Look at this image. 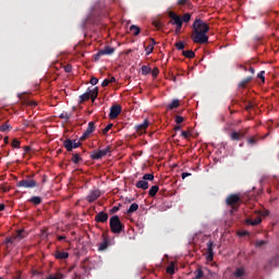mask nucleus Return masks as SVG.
Segmentation results:
<instances>
[{
  "instance_id": "12",
  "label": "nucleus",
  "mask_w": 279,
  "mask_h": 279,
  "mask_svg": "<svg viewBox=\"0 0 279 279\" xmlns=\"http://www.w3.org/2000/svg\"><path fill=\"white\" fill-rule=\"evenodd\" d=\"M99 197H101V192L95 189L88 193V195L86 196V201L88 202V204H93V202H97Z\"/></svg>"
},
{
  "instance_id": "5",
  "label": "nucleus",
  "mask_w": 279,
  "mask_h": 279,
  "mask_svg": "<svg viewBox=\"0 0 279 279\" xmlns=\"http://www.w3.org/2000/svg\"><path fill=\"white\" fill-rule=\"evenodd\" d=\"M35 174L27 175L25 179L19 181L16 183L17 189H36L38 186V182L34 180Z\"/></svg>"
},
{
  "instance_id": "25",
  "label": "nucleus",
  "mask_w": 279,
  "mask_h": 279,
  "mask_svg": "<svg viewBox=\"0 0 279 279\" xmlns=\"http://www.w3.org/2000/svg\"><path fill=\"white\" fill-rule=\"evenodd\" d=\"M253 77L252 76H247L245 77L244 80H242L240 83H239V88H245L250 82H252Z\"/></svg>"
},
{
  "instance_id": "36",
  "label": "nucleus",
  "mask_w": 279,
  "mask_h": 279,
  "mask_svg": "<svg viewBox=\"0 0 279 279\" xmlns=\"http://www.w3.org/2000/svg\"><path fill=\"white\" fill-rule=\"evenodd\" d=\"M191 13L183 14V16L181 17L182 25H184V23H189L191 21Z\"/></svg>"
},
{
  "instance_id": "44",
  "label": "nucleus",
  "mask_w": 279,
  "mask_h": 279,
  "mask_svg": "<svg viewBox=\"0 0 279 279\" xmlns=\"http://www.w3.org/2000/svg\"><path fill=\"white\" fill-rule=\"evenodd\" d=\"M174 121L177 125H180V123H184V117L182 116H175Z\"/></svg>"
},
{
  "instance_id": "51",
  "label": "nucleus",
  "mask_w": 279,
  "mask_h": 279,
  "mask_svg": "<svg viewBox=\"0 0 279 279\" xmlns=\"http://www.w3.org/2000/svg\"><path fill=\"white\" fill-rule=\"evenodd\" d=\"M181 136H182L183 138H189V136H191V133H189V132H186V131H182Z\"/></svg>"
},
{
  "instance_id": "37",
  "label": "nucleus",
  "mask_w": 279,
  "mask_h": 279,
  "mask_svg": "<svg viewBox=\"0 0 279 279\" xmlns=\"http://www.w3.org/2000/svg\"><path fill=\"white\" fill-rule=\"evenodd\" d=\"M10 130H12V125L8 123L0 125V132H10Z\"/></svg>"
},
{
  "instance_id": "19",
  "label": "nucleus",
  "mask_w": 279,
  "mask_h": 279,
  "mask_svg": "<svg viewBox=\"0 0 279 279\" xmlns=\"http://www.w3.org/2000/svg\"><path fill=\"white\" fill-rule=\"evenodd\" d=\"M193 25H198L197 32H204V29L206 27H210V26H208V24H206V22H204V21H202L199 19L195 20Z\"/></svg>"
},
{
  "instance_id": "24",
  "label": "nucleus",
  "mask_w": 279,
  "mask_h": 279,
  "mask_svg": "<svg viewBox=\"0 0 279 279\" xmlns=\"http://www.w3.org/2000/svg\"><path fill=\"white\" fill-rule=\"evenodd\" d=\"M31 204H34V206H40L43 204V198L40 196H33L28 199Z\"/></svg>"
},
{
  "instance_id": "15",
  "label": "nucleus",
  "mask_w": 279,
  "mask_h": 279,
  "mask_svg": "<svg viewBox=\"0 0 279 279\" xmlns=\"http://www.w3.org/2000/svg\"><path fill=\"white\" fill-rule=\"evenodd\" d=\"M53 256L57 260H66V258H69V252L62 251V250H57L54 252Z\"/></svg>"
},
{
  "instance_id": "29",
  "label": "nucleus",
  "mask_w": 279,
  "mask_h": 279,
  "mask_svg": "<svg viewBox=\"0 0 279 279\" xmlns=\"http://www.w3.org/2000/svg\"><path fill=\"white\" fill-rule=\"evenodd\" d=\"M182 56H184V58H189V60H191V59L195 58V52L193 50H183Z\"/></svg>"
},
{
  "instance_id": "17",
  "label": "nucleus",
  "mask_w": 279,
  "mask_h": 279,
  "mask_svg": "<svg viewBox=\"0 0 279 279\" xmlns=\"http://www.w3.org/2000/svg\"><path fill=\"white\" fill-rule=\"evenodd\" d=\"M108 214H106L105 211H99L96 216H95V221L96 223H106L108 221Z\"/></svg>"
},
{
  "instance_id": "59",
  "label": "nucleus",
  "mask_w": 279,
  "mask_h": 279,
  "mask_svg": "<svg viewBox=\"0 0 279 279\" xmlns=\"http://www.w3.org/2000/svg\"><path fill=\"white\" fill-rule=\"evenodd\" d=\"M180 130H182V126L180 124L174 126V132H180Z\"/></svg>"
},
{
  "instance_id": "39",
  "label": "nucleus",
  "mask_w": 279,
  "mask_h": 279,
  "mask_svg": "<svg viewBox=\"0 0 279 279\" xmlns=\"http://www.w3.org/2000/svg\"><path fill=\"white\" fill-rule=\"evenodd\" d=\"M167 274H170V276H173V274H175V266L173 264H170L167 269H166Z\"/></svg>"
},
{
  "instance_id": "46",
  "label": "nucleus",
  "mask_w": 279,
  "mask_h": 279,
  "mask_svg": "<svg viewBox=\"0 0 279 279\" xmlns=\"http://www.w3.org/2000/svg\"><path fill=\"white\" fill-rule=\"evenodd\" d=\"M110 130H112V123L108 124V125L102 130V134H104V135L108 134V132H110Z\"/></svg>"
},
{
  "instance_id": "60",
  "label": "nucleus",
  "mask_w": 279,
  "mask_h": 279,
  "mask_svg": "<svg viewBox=\"0 0 279 279\" xmlns=\"http://www.w3.org/2000/svg\"><path fill=\"white\" fill-rule=\"evenodd\" d=\"M14 239H16V238H8L7 243H11V244L14 243Z\"/></svg>"
},
{
  "instance_id": "28",
  "label": "nucleus",
  "mask_w": 279,
  "mask_h": 279,
  "mask_svg": "<svg viewBox=\"0 0 279 279\" xmlns=\"http://www.w3.org/2000/svg\"><path fill=\"white\" fill-rule=\"evenodd\" d=\"M260 221H263V219L260 217H256L254 220L252 219H246V223L248 226H258V223H260Z\"/></svg>"
},
{
  "instance_id": "3",
  "label": "nucleus",
  "mask_w": 279,
  "mask_h": 279,
  "mask_svg": "<svg viewBox=\"0 0 279 279\" xmlns=\"http://www.w3.org/2000/svg\"><path fill=\"white\" fill-rule=\"evenodd\" d=\"M109 226L113 234H121L125 230V226L121 223L119 216H112L109 220Z\"/></svg>"
},
{
  "instance_id": "7",
  "label": "nucleus",
  "mask_w": 279,
  "mask_h": 279,
  "mask_svg": "<svg viewBox=\"0 0 279 279\" xmlns=\"http://www.w3.org/2000/svg\"><path fill=\"white\" fill-rule=\"evenodd\" d=\"M247 132H250V129H244V130H240V131H232L229 134V138L231 141H242V138H245V134H247Z\"/></svg>"
},
{
  "instance_id": "26",
  "label": "nucleus",
  "mask_w": 279,
  "mask_h": 279,
  "mask_svg": "<svg viewBox=\"0 0 279 279\" xmlns=\"http://www.w3.org/2000/svg\"><path fill=\"white\" fill-rule=\"evenodd\" d=\"M175 108H180V100L179 99H173L172 104H169L167 106L168 110H175Z\"/></svg>"
},
{
  "instance_id": "53",
  "label": "nucleus",
  "mask_w": 279,
  "mask_h": 279,
  "mask_svg": "<svg viewBox=\"0 0 279 279\" xmlns=\"http://www.w3.org/2000/svg\"><path fill=\"white\" fill-rule=\"evenodd\" d=\"M254 108V105H252V102H247V105L245 106V110L250 111Z\"/></svg>"
},
{
  "instance_id": "42",
  "label": "nucleus",
  "mask_w": 279,
  "mask_h": 279,
  "mask_svg": "<svg viewBox=\"0 0 279 279\" xmlns=\"http://www.w3.org/2000/svg\"><path fill=\"white\" fill-rule=\"evenodd\" d=\"M59 119H63L66 122L71 119V114L68 112L60 113Z\"/></svg>"
},
{
  "instance_id": "4",
  "label": "nucleus",
  "mask_w": 279,
  "mask_h": 279,
  "mask_svg": "<svg viewBox=\"0 0 279 279\" xmlns=\"http://www.w3.org/2000/svg\"><path fill=\"white\" fill-rule=\"evenodd\" d=\"M168 16L170 19L169 24L170 25H175V31L174 34L178 36L180 32H182V16L178 15L175 12L170 11L168 13Z\"/></svg>"
},
{
  "instance_id": "11",
  "label": "nucleus",
  "mask_w": 279,
  "mask_h": 279,
  "mask_svg": "<svg viewBox=\"0 0 279 279\" xmlns=\"http://www.w3.org/2000/svg\"><path fill=\"white\" fill-rule=\"evenodd\" d=\"M110 245V239L108 238V231L102 232V242L98 246V252H106Z\"/></svg>"
},
{
  "instance_id": "48",
  "label": "nucleus",
  "mask_w": 279,
  "mask_h": 279,
  "mask_svg": "<svg viewBox=\"0 0 279 279\" xmlns=\"http://www.w3.org/2000/svg\"><path fill=\"white\" fill-rule=\"evenodd\" d=\"M89 83L92 84V86H97V84L99 83V80L97 77H92Z\"/></svg>"
},
{
  "instance_id": "18",
  "label": "nucleus",
  "mask_w": 279,
  "mask_h": 279,
  "mask_svg": "<svg viewBox=\"0 0 279 279\" xmlns=\"http://www.w3.org/2000/svg\"><path fill=\"white\" fill-rule=\"evenodd\" d=\"M147 128H149V120H147V119H145L142 124L135 125V130L140 134H143V132H145V130H147Z\"/></svg>"
},
{
  "instance_id": "35",
  "label": "nucleus",
  "mask_w": 279,
  "mask_h": 279,
  "mask_svg": "<svg viewBox=\"0 0 279 279\" xmlns=\"http://www.w3.org/2000/svg\"><path fill=\"white\" fill-rule=\"evenodd\" d=\"M136 210H138V204L133 203L130 208L128 209V214L132 215V213H136Z\"/></svg>"
},
{
  "instance_id": "54",
  "label": "nucleus",
  "mask_w": 279,
  "mask_h": 279,
  "mask_svg": "<svg viewBox=\"0 0 279 279\" xmlns=\"http://www.w3.org/2000/svg\"><path fill=\"white\" fill-rule=\"evenodd\" d=\"M14 239H23V230H19Z\"/></svg>"
},
{
  "instance_id": "6",
  "label": "nucleus",
  "mask_w": 279,
  "mask_h": 279,
  "mask_svg": "<svg viewBox=\"0 0 279 279\" xmlns=\"http://www.w3.org/2000/svg\"><path fill=\"white\" fill-rule=\"evenodd\" d=\"M96 14H99V7L97 4L93 8V13L83 22V29H86V23H89V25H97L99 23V17H95Z\"/></svg>"
},
{
  "instance_id": "13",
  "label": "nucleus",
  "mask_w": 279,
  "mask_h": 279,
  "mask_svg": "<svg viewBox=\"0 0 279 279\" xmlns=\"http://www.w3.org/2000/svg\"><path fill=\"white\" fill-rule=\"evenodd\" d=\"M94 132H95V122L90 121L87 125V129L81 136L80 141H86L87 137L90 136V134H93Z\"/></svg>"
},
{
  "instance_id": "8",
  "label": "nucleus",
  "mask_w": 279,
  "mask_h": 279,
  "mask_svg": "<svg viewBox=\"0 0 279 279\" xmlns=\"http://www.w3.org/2000/svg\"><path fill=\"white\" fill-rule=\"evenodd\" d=\"M114 53V48L106 46L104 49H100L96 54H94L95 62L101 58V56H112Z\"/></svg>"
},
{
  "instance_id": "23",
  "label": "nucleus",
  "mask_w": 279,
  "mask_h": 279,
  "mask_svg": "<svg viewBox=\"0 0 279 279\" xmlns=\"http://www.w3.org/2000/svg\"><path fill=\"white\" fill-rule=\"evenodd\" d=\"M258 141H260V137H258L257 135L251 136L246 140L247 145H250L251 147H254V145H256V143H258Z\"/></svg>"
},
{
  "instance_id": "27",
  "label": "nucleus",
  "mask_w": 279,
  "mask_h": 279,
  "mask_svg": "<svg viewBox=\"0 0 279 279\" xmlns=\"http://www.w3.org/2000/svg\"><path fill=\"white\" fill-rule=\"evenodd\" d=\"M158 191H160V187L158 185H153L148 191V195L150 197H156V195L158 194Z\"/></svg>"
},
{
  "instance_id": "41",
  "label": "nucleus",
  "mask_w": 279,
  "mask_h": 279,
  "mask_svg": "<svg viewBox=\"0 0 279 279\" xmlns=\"http://www.w3.org/2000/svg\"><path fill=\"white\" fill-rule=\"evenodd\" d=\"M264 245H267V241L265 240H257L255 242V247H264Z\"/></svg>"
},
{
  "instance_id": "47",
  "label": "nucleus",
  "mask_w": 279,
  "mask_h": 279,
  "mask_svg": "<svg viewBox=\"0 0 279 279\" xmlns=\"http://www.w3.org/2000/svg\"><path fill=\"white\" fill-rule=\"evenodd\" d=\"M153 77H158V74L160 73V70H158V68L153 69V71H150Z\"/></svg>"
},
{
  "instance_id": "16",
  "label": "nucleus",
  "mask_w": 279,
  "mask_h": 279,
  "mask_svg": "<svg viewBox=\"0 0 279 279\" xmlns=\"http://www.w3.org/2000/svg\"><path fill=\"white\" fill-rule=\"evenodd\" d=\"M213 247H215V243L210 240L207 243V260L213 262L215 258V253L213 252Z\"/></svg>"
},
{
  "instance_id": "52",
  "label": "nucleus",
  "mask_w": 279,
  "mask_h": 279,
  "mask_svg": "<svg viewBox=\"0 0 279 279\" xmlns=\"http://www.w3.org/2000/svg\"><path fill=\"white\" fill-rule=\"evenodd\" d=\"M108 84H110V81H108V78H105L101 83L102 88H106V86H108Z\"/></svg>"
},
{
  "instance_id": "56",
  "label": "nucleus",
  "mask_w": 279,
  "mask_h": 279,
  "mask_svg": "<svg viewBox=\"0 0 279 279\" xmlns=\"http://www.w3.org/2000/svg\"><path fill=\"white\" fill-rule=\"evenodd\" d=\"M111 214L119 213V207L113 206L110 210Z\"/></svg>"
},
{
  "instance_id": "63",
  "label": "nucleus",
  "mask_w": 279,
  "mask_h": 279,
  "mask_svg": "<svg viewBox=\"0 0 279 279\" xmlns=\"http://www.w3.org/2000/svg\"><path fill=\"white\" fill-rule=\"evenodd\" d=\"M247 234H250V232L243 231V232L240 233V236H247Z\"/></svg>"
},
{
  "instance_id": "62",
  "label": "nucleus",
  "mask_w": 279,
  "mask_h": 279,
  "mask_svg": "<svg viewBox=\"0 0 279 279\" xmlns=\"http://www.w3.org/2000/svg\"><path fill=\"white\" fill-rule=\"evenodd\" d=\"M64 240H66V236H64V235H59L58 236V241H64Z\"/></svg>"
},
{
  "instance_id": "64",
  "label": "nucleus",
  "mask_w": 279,
  "mask_h": 279,
  "mask_svg": "<svg viewBox=\"0 0 279 279\" xmlns=\"http://www.w3.org/2000/svg\"><path fill=\"white\" fill-rule=\"evenodd\" d=\"M248 71H250V73H252V75H254V73H256V71L252 66L248 69Z\"/></svg>"
},
{
  "instance_id": "30",
  "label": "nucleus",
  "mask_w": 279,
  "mask_h": 279,
  "mask_svg": "<svg viewBox=\"0 0 279 279\" xmlns=\"http://www.w3.org/2000/svg\"><path fill=\"white\" fill-rule=\"evenodd\" d=\"M130 32L133 33V36H138V34H141V27H138L137 25H131Z\"/></svg>"
},
{
  "instance_id": "10",
  "label": "nucleus",
  "mask_w": 279,
  "mask_h": 279,
  "mask_svg": "<svg viewBox=\"0 0 279 279\" xmlns=\"http://www.w3.org/2000/svg\"><path fill=\"white\" fill-rule=\"evenodd\" d=\"M63 147L66 149V151H73V149H77V147H82V142H73L71 138H66L63 141Z\"/></svg>"
},
{
  "instance_id": "55",
  "label": "nucleus",
  "mask_w": 279,
  "mask_h": 279,
  "mask_svg": "<svg viewBox=\"0 0 279 279\" xmlns=\"http://www.w3.org/2000/svg\"><path fill=\"white\" fill-rule=\"evenodd\" d=\"M189 3V0H178L179 5H186Z\"/></svg>"
},
{
  "instance_id": "32",
  "label": "nucleus",
  "mask_w": 279,
  "mask_h": 279,
  "mask_svg": "<svg viewBox=\"0 0 279 279\" xmlns=\"http://www.w3.org/2000/svg\"><path fill=\"white\" fill-rule=\"evenodd\" d=\"M82 160V156H80V154H72V162L74 165H80Z\"/></svg>"
},
{
  "instance_id": "1",
  "label": "nucleus",
  "mask_w": 279,
  "mask_h": 279,
  "mask_svg": "<svg viewBox=\"0 0 279 279\" xmlns=\"http://www.w3.org/2000/svg\"><path fill=\"white\" fill-rule=\"evenodd\" d=\"M193 33H192V40L196 45H206L208 43V32H210V27L205 26L204 31H197L198 24H193Z\"/></svg>"
},
{
  "instance_id": "43",
  "label": "nucleus",
  "mask_w": 279,
  "mask_h": 279,
  "mask_svg": "<svg viewBox=\"0 0 279 279\" xmlns=\"http://www.w3.org/2000/svg\"><path fill=\"white\" fill-rule=\"evenodd\" d=\"M12 147H15V149H20L21 148V141L19 140H13L11 143Z\"/></svg>"
},
{
  "instance_id": "20",
  "label": "nucleus",
  "mask_w": 279,
  "mask_h": 279,
  "mask_svg": "<svg viewBox=\"0 0 279 279\" xmlns=\"http://www.w3.org/2000/svg\"><path fill=\"white\" fill-rule=\"evenodd\" d=\"M88 99H92L90 87H88L87 90L83 95L80 96L78 102L84 104V101H88Z\"/></svg>"
},
{
  "instance_id": "38",
  "label": "nucleus",
  "mask_w": 279,
  "mask_h": 279,
  "mask_svg": "<svg viewBox=\"0 0 279 279\" xmlns=\"http://www.w3.org/2000/svg\"><path fill=\"white\" fill-rule=\"evenodd\" d=\"M142 180L146 181L148 180V182H154V174L153 173H146L143 175Z\"/></svg>"
},
{
  "instance_id": "50",
  "label": "nucleus",
  "mask_w": 279,
  "mask_h": 279,
  "mask_svg": "<svg viewBox=\"0 0 279 279\" xmlns=\"http://www.w3.org/2000/svg\"><path fill=\"white\" fill-rule=\"evenodd\" d=\"M64 71H65V73H71L73 71V66L68 64V65L64 66Z\"/></svg>"
},
{
  "instance_id": "9",
  "label": "nucleus",
  "mask_w": 279,
  "mask_h": 279,
  "mask_svg": "<svg viewBox=\"0 0 279 279\" xmlns=\"http://www.w3.org/2000/svg\"><path fill=\"white\" fill-rule=\"evenodd\" d=\"M110 154V146H107L105 149L101 150H94L90 155L92 160H101L104 156H108Z\"/></svg>"
},
{
  "instance_id": "61",
  "label": "nucleus",
  "mask_w": 279,
  "mask_h": 279,
  "mask_svg": "<svg viewBox=\"0 0 279 279\" xmlns=\"http://www.w3.org/2000/svg\"><path fill=\"white\" fill-rule=\"evenodd\" d=\"M24 151H26V154L29 153V151H32V147L25 146V147H24Z\"/></svg>"
},
{
  "instance_id": "58",
  "label": "nucleus",
  "mask_w": 279,
  "mask_h": 279,
  "mask_svg": "<svg viewBox=\"0 0 279 279\" xmlns=\"http://www.w3.org/2000/svg\"><path fill=\"white\" fill-rule=\"evenodd\" d=\"M109 84H114V82H117V78H114V76H111L110 78H108Z\"/></svg>"
},
{
  "instance_id": "34",
  "label": "nucleus",
  "mask_w": 279,
  "mask_h": 279,
  "mask_svg": "<svg viewBox=\"0 0 279 279\" xmlns=\"http://www.w3.org/2000/svg\"><path fill=\"white\" fill-rule=\"evenodd\" d=\"M194 279H202L204 278V270H202V268H197L195 271H194Z\"/></svg>"
},
{
  "instance_id": "45",
  "label": "nucleus",
  "mask_w": 279,
  "mask_h": 279,
  "mask_svg": "<svg viewBox=\"0 0 279 279\" xmlns=\"http://www.w3.org/2000/svg\"><path fill=\"white\" fill-rule=\"evenodd\" d=\"M175 48L179 50V51H183L184 49V41H178L175 44Z\"/></svg>"
},
{
  "instance_id": "22",
  "label": "nucleus",
  "mask_w": 279,
  "mask_h": 279,
  "mask_svg": "<svg viewBox=\"0 0 279 279\" xmlns=\"http://www.w3.org/2000/svg\"><path fill=\"white\" fill-rule=\"evenodd\" d=\"M154 47H156V39L151 38L150 44L145 48L146 56H150L154 52Z\"/></svg>"
},
{
  "instance_id": "33",
  "label": "nucleus",
  "mask_w": 279,
  "mask_h": 279,
  "mask_svg": "<svg viewBox=\"0 0 279 279\" xmlns=\"http://www.w3.org/2000/svg\"><path fill=\"white\" fill-rule=\"evenodd\" d=\"M245 276V269L244 268H238L234 272L235 278H243Z\"/></svg>"
},
{
  "instance_id": "31",
  "label": "nucleus",
  "mask_w": 279,
  "mask_h": 279,
  "mask_svg": "<svg viewBox=\"0 0 279 279\" xmlns=\"http://www.w3.org/2000/svg\"><path fill=\"white\" fill-rule=\"evenodd\" d=\"M98 95H99V87H95L94 89H90L92 101H95Z\"/></svg>"
},
{
  "instance_id": "14",
  "label": "nucleus",
  "mask_w": 279,
  "mask_h": 279,
  "mask_svg": "<svg viewBox=\"0 0 279 279\" xmlns=\"http://www.w3.org/2000/svg\"><path fill=\"white\" fill-rule=\"evenodd\" d=\"M121 106L119 105H113L110 108V113H109V119H117V117H119V114H121Z\"/></svg>"
},
{
  "instance_id": "57",
  "label": "nucleus",
  "mask_w": 279,
  "mask_h": 279,
  "mask_svg": "<svg viewBox=\"0 0 279 279\" xmlns=\"http://www.w3.org/2000/svg\"><path fill=\"white\" fill-rule=\"evenodd\" d=\"M191 175V173H189V172H183L182 174H181V178L183 179V180H185V178H189Z\"/></svg>"
},
{
  "instance_id": "2",
  "label": "nucleus",
  "mask_w": 279,
  "mask_h": 279,
  "mask_svg": "<svg viewBox=\"0 0 279 279\" xmlns=\"http://www.w3.org/2000/svg\"><path fill=\"white\" fill-rule=\"evenodd\" d=\"M227 206H230V215H234L236 210L241 207V204H243V199H241V195L239 194H230L226 198Z\"/></svg>"
},
{
  "instance_id": "40",
  "label": "nucleus",
  "mask_w": 279,
  "mask_h": 279,
  "mask_svg": "<svg viewBox=\"0 0 279 279\" xmlns=\"http://www.w3.org/2000/svg\"><path fill=\"white\" fill-rule=\"evenodd\" d=\"M149 73H151V68H149L147 65H143L142 66V75H149Z\"/></svg>"
},
{
  "instance_id": "49",
  "label": "nucleus",
  "mask_w": 279,
  "mask_h": 279,
  "mask_svg": "<svg viewBox=\"0 0 279 279\" xmlns=\"http://www.w3.org/2000/svg\"><path fill=\"white\" fill-rule=\"evenodd\" d=\"M257 77L259 80H262V82H265V71H260L258 74H257Z\"/></svg>"
},
{
  "instance_id": "21",
  "label": "nucleus",
  "mask_w": 279,
  "mask_h": 279,
  "mask_svg": "<svg viewBox=\"0 0 279 279\" xmlns=\"http://www.w3.org/2000/svg\"><path fill=\"white\" fill-rule=\"evenodd\" d=\"M136 189H142V191H147L149 189V182L142 179L135 184Z\"/></svg>"
}]
</instances>
